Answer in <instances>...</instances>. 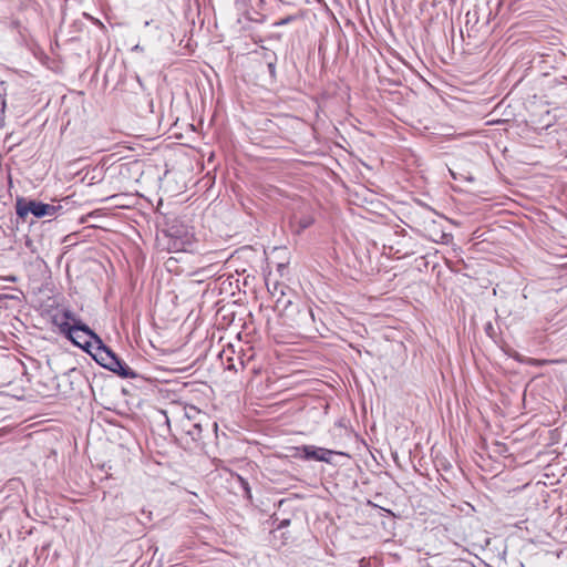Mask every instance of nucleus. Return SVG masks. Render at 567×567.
<instances>
[{
  "label": "nucleus",
  "instance_id": "423d86ee",
  "mask_svg": "<svg viewBox=\"0 0 567 567\" xmlns=\"http://www.w3.org/2000/svg\"><path fill=\"white\" fill-rule=\"evenodd\" d=\"M61 206L44 204L37 200H31V214L35 217L54 216Z\"/></svg>",
  "mask_w": 567,
  "mask_h": 567
},
{
  "label": "nucleus",
  "instance_id": "39448f33",
  "mask_svg": "<svg viewBox=\"0 0 567 567\" xmlns=\"http://www.w3.org/2000/svg\"><path fill=\"white\" fill-rule=\"evenodd\" d=\"M301 451L306 460H315L326 463H331V456L336 454L334 451L313 445H303Z\"/></svg>",
  "mask_w": 567,
  "mask_h": 567
},
{
  "label": "nucleus",
  "instance_id": "f8f14e48",
  "mask_svg": "<svg viewBox=\"0 0 567 567\" xmlns=\"http://www.w3.org/2000/svg\"><path fill=\"white\" fill-rule=\"evenodd\" d=\"M289 523H290V522H289V519H285V520H282V522L280 523L279 527H286V526H288V525H289Z\"/></svg>",
  "mask_w": 567,
  "mask_h": 567
},
{
  "label": "nucleus",
  "instance_id": "20e7f679",
  "mask_svg": "<svg viewBox=\"0 0 567 567\" xmlns=\"http://www.w3.org/2000/svg\"><path fill=\"white\" fill-rule=\"evenodd\" d=\"M165 234L169 238L168 248L171 250L187 251L194 246L193 228L179 218H174L167 224Z\"/></svg>",
  "mask_w": 567,
  "mask_h": 567
},
{
  "label": "nucleus",
  "instance_id": "f257e3e1",
  "mask_svg": "<svg viewBox=\"0 0 567 567\" xmlns=\"http://www.w3.org/2000/svg\"><path fill=\"white\" fill-rule=\"evenodd\" d=\"M58 324L61 333L75 346L90 352L102 367L122 378L136 377V373L106 347L102 339L85 323L76 322V326H71L69 322H61Z\"/></svg>",
  "mask_w": 567,
  "mask_h": 567
},
{
  "label": "nucleus",
  "instance_id": "1a4fd4ad",
  "mask_svg": "<svg viewBox=\"0 0 567 567\" xmlns=\"http://www.w3.org/2000/svg\"><path fill=\"white\" fill-rule=\"evenodd\" d=\"M551 362L553 361H549V360H539V359H532V358L527 360L528 364L536 365V367L545 365V364H548Z\"/></svg>",
  "mask_w": 567,
  "mask_h": 567
},
{
  "label": "nucleus",
  "instance_id": "7ed1b4c3",
  "mask_svg": "<svg viewBox=\"0 0 567 567\" xmlns=\"http://www.w3.org/2000/svg\"><path fill=\"white\" fill-rule=\"evenodd\" d=\"M217 432L218 425L212 422L208 415L203 413L196 406L184 408V419L182 420V430L186 436L195 444H200L204 439V432L208 429Z\"/></svg>",
  "mask_w": 567,
  "mask_h": 567
},
{
  "label": "nucleus",
  "instance_id": "9d476101",
  "mask_svg": "<svg viewBox=\"0 0 567 567\" xmlns=\"http://www.w3.org/2000/svg\"><path fill=\"white\" fill-rule=\"evenodd\" d=\"M6 110V100L2 95H0V116L3 115Z\"/></svg>",
  "mask_w": 567,
  "mask_h": 567
},
{
  "label": "nucleus",
  "instance_id": "6e6552de",
  "mask_svg": "<svg viewBox=\"0 0 567 567\" xmlns=\"http://www.w3.org/2000/svg\"><path fill=\"white\" fill-rule=\"evenodd\" d=\"M63 318L65 319L64 322H69L71 326H76V322H82L71 310H64Z\"/></svg>",
  "mask_w": 567,
  "mask_h": 567
},
{
  "label": "nucleus",
  "instance_id": "f03ea898",
  "mask_svg": "<svg viewBox=\"0 0 567 567\" xmlns=\"http://www.w3.org/2000/svg\"><path fill=\"white\" fill-rule=\"evenodd\" d=\"M281 296L277 299L275 308L280 312L285 322L292 328H308L315 321L312 308L306 303L292 302Z\"/></svg>",
  "mask_w": 567,
  "mask_h": 567
},
{
  "label": "nucleus",
  "instance_id": "0eeeda50",
  "mask_svg": "<svg viewBox=\"0 0 567 567\" xmlns=\"http://www.w3.org/2000/svg\"><path fill=\"white\" fill-rule=\"evenodd\" d=\"M31 200L25 203L21 199L17 202V215L21 218H24L29 213H31Z\"/></svg>",
  "mask_w": 567,
  "mask_h": 567
},
{
  "label": "nucleus",
  "instance_id": "ddd939ff",
  "mask_svg": "<svg viewBox=\"0 0 567 567\" xmlns=\"http://www.w3.org/2000/svg\"><path fill=\"white\" fill-rule=\"evenodd\" d=\"M311 224V220H306L301 224L302 228H307Z\"/></svg>",
  "mask_w": 567,
  "mask_h": 567
},
{
  "label": "nucleus",
  "instance_id": "9b49d317",
  "mask_svg": "<svg viewBox=\"0 0 567 567\" xmlns=\"http://www.w3.org/2000/svg\"><path fill=\"white\" fill-rule=\"evenodd\" d=\"M239 480H240V482H241V484H243V486H244L248 497H250V489H249L248 483L246 481H244L241 477H239Z\"/></svg>",
  "mask_w": 567,
  "mask_h": 567
},
{
  "label": "nucleus",
  "instance_id": "4468645a",
  "mask_svg": "<svg viewBox=\"0 0 567 567\" xmlns=\"http://www.w3.org/2000/svg\"><path fill=\"white\" fill-rule=\"evenodd\" d=\"M268 68H269L270 72H274V71H275V65H274L272 63H270V64L268 65Z\"/></svg>",
  "mask_w": 567,
  "mask_h": 567
}]
</instances>
